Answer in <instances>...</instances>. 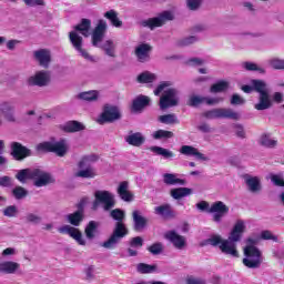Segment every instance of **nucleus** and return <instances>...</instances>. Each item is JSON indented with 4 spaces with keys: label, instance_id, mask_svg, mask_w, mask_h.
<instances>
[{
    "label": "nucleus",
    "instance_id": "nucleus-1",
    "mask_svg": "<svg viewBox=\"0 0 284 284\" xmlns=\"http://www.w3.org/2000/svg\"><path fill=\"white\" fill-rule=\"evenodd\" d=\"M246 227L247 226L243 220H236L227 240H223L221 235H212L206 240V243L213 247H217L219 245L222 254H226V256H231L232 258H239V250H236V243H240L241 239H243V234H245Z\"/></svg>",
    "mask_w": 284,
    "mask_h": 284
},
{
    "label": "nucleus",
    "instance_id": "nucleus-2",
    "mask_svg": "<svg viewBox=\"0 0 284 284\" xmlns=\"http://www.w3.org/2000/svg\"><path fill=\"white\" fill-rule=\"evenodd\" d=\"M110 216L116 222L108 241L102 243V247L105 250H114V247H116V245H119L121 241H123V239L130 234L128 226H125V223H123V221H125V211L114 209L110 212Z\"/></svg>",
    "mask_w": 284,
    "mask_h": 284
},
{
    "label": "nucleus",
    "instance_id": "nucleus-3",
    "mask_svg": "<svg viewBox=\"0 0 284 284\" xmlns=\"http://www.w3.org/2000/svg\"><path fill=\"white\" fill-rule=\"evenodd\" d=\"M92 28V20L83 18L79 24L74 27V30L69 33V41L80 57L87 61H94V57L90 55L85 49H83V37H90V29ZM82 36H80L79 34Z\"/></svg>",
    "mask_w": 284,
    "mask_h": 284
},
{
    "label": "nucleus",
    "instance_id": "nucleus-4",
    "mask_svg": "<svg viewBox=\"0 0 284 284\" xmlns=\"http://www.w3.org/2000/svg\"><path fill=\"white\" fill-rule=\"evenodd\" d=\"M105 32H108V22H105V20H99L98 24L93 29L91 43L94 48H100L103 50L106 57L114 59V57H116V44L112 39L105 40L103 42V39H105Z\"/></svg>",
    "mask_w": 284,
    "mask_h": 284
},
{
    "label": "nucleus",
    "instance_id": "nucleus-5",
    "mask_svg": "<svg viewBox=\"0 0 284 284\" xmlns=\"http://www.w3.org/2000/svg\"><path fill=\"white\" fill-rule=\"evenodd\" d=\"M251 84L253 85V90L260 93L258 102L254 105L255 110H270L273 103L272 98L270 97V88H267V82L263 80H252Z\"/></svg>",
    "mask_w": 284,
    "mask_h": 284
},
{
    "label": "nucleus",
    "instance_id": "nucleus-6",
    "mask_svg": "<svg viewBox=\"0 0 284 284\" xmlns=\"http://www.w3.org/2000/svg\"><path fill=\"white\" fill-rule=\"evenodd\" d=\"M196 207L197 210H201V212H209V214H213L214 223H221L223 217L230 214V206L222 201L214 202L211 207L210 203L206 201H201L196 204Z\"/></svg>",
    "mask_w": 284,
    "mask_h": 284
},
{
    "label": "nucleus",
    "instance_id": "nucleus-7",
    "mask_svg": "<svg viewBox=\"0 0 284 284\" xmlns=\"http://www.w3.org/2000/svg\"><path fill=\"white\" fill-rule=\"evenodd\" d=\"M99 156L95 154L84 155L78 162L79 171L75 173L77 179H94L97 170L93 169L92 163H97Z\"/></svg>",
    "mask_w": 284,
    "mask_h": 284
},
{
    "label": "nucleus",
    "instance_id": "nucleus-8",
    "mask_svg": "<svg viewBox=\"0 0 284 284\" xmlns=\"http://www.w3.org/2000/svg\"><path fill=\"white\" fill-rule=\"evenodd\" d=\"M244 257L242 260L243 265L248 270H258L263 264V253L258 247L246 245L244 247Z\"/></svg>",
    "mask_w": 284,
    "mask_h": 284
},
{
    "label": "nucleus",
    "instance_id": "nucleus-9",
    "mask_svg": "<svg viewBox=\"0 0 284 284\" xmlns=\"http://www.w3.org/2000/svg\"><path fill=\"white\" fill-rule=\"evenodd\" d=\"M94 199L92 210H99V206L102 205L104 212H110L116 205L114 194L110 191L98 190L94 192Z\"/></svg>",
    "mask_w": 284,
    "mask_h": 284
},
{
    "label": "nucleus",
    "instance_id": "nucleus-10",
    "mask_svg": "<svg viewBox=\"0 0 284 284\" xmlns=\"http://www.w3.org/2000/svg\"><path fill=\"white\" fill-rule=\"evenodd\" d=\"M204 119L214 120V119H231L232 121H240L241 113L234 111L230 108H216L203 113Z\"/></svg>",
    "mask_w": 284,
    "mask_h": 284
},
{
    "label": "nucleus",
    "instance_id": "nucleus-11",
    "mask_svg": "<svg viewBox=\"0 0 284 284\" xmlns=\"http://www.w3.org/2000/svg\"><path fill=\"white\" fill-rule=\"evenodd\" d=\"M37 150H39V152H54L57 156L68 154V145L65 144V140L40 143L38 144Z\"/></svg>",
    "mask_w": 284,
    "mask_h": 284
},
{
    "label": "nucleus",
    "instance_id": "nucleus-12",
    "mask_svg": "<svg viewBox=\"0 0 284 284\" xmlns=\"http://www.w3.org/2000/svg\"><path fill=\"white\" fill-rule=\"evenodd\" d=\"M179 91L174 88L168 89L160 98V110H168V108H176L179 105Z\"/></svg>",
    "mask_w": 284,
    "mask_h": 284
},
{
    "label": "nucleus",
    "instance_id": "nucleus-13",
    "mask_svg": "<svg viewBox=\"0 0 284 284\" xmlns=\"http://www.w3.org/2000/svg\"><path fill=\"white\" fill-rule=\"evenodd\" d=\"M121 119V110L116 105L105 104L103 108V112L98 119V123L103 125V123H114V121H119Z\"/></svg>",
    "mask_w": 284,
    "mask_h": 284
},
{
    "label": "nucleus",
    "instance_id": "nucleus-14",
    "mask_svg": "<svg viewBox=\"0 0 284 284\" xmlns=\"http://www.w3.org/2000/svg\"><path fill=\"white\" fill-rule=\"evenodd\" d=\"M174 19V16L170 11L162 12L156 18H151L149 20H145L143 22V26L145 28H150L151 30H154V28H161L165 23V21H172Z\"/></svg>",
    "mask_w": 284,
    "mask_h": 284
},
{
    "label": "nucleus",
    "instance_id": "nucleus-15",
    "mask_svg": "<svg viewBox=\"0 0 284 284\" xmlns=\"http://www.w3.org/2000/svg\"><path fill=\"white\" fill-rule=\"evenodd\" d=\"M164 239L172 243L175 250H185L187 245V240H185V236L178 234V232L174 230L168 231L164 234Z\"/></svg>",
    "mask_w": 284,
    "mask_h": 284
},
{
    "label": "nucleus",
    "instance_id": "nucleus-16",
    "mask_svg": "<svg viewBox=\"0 0 284 284\" xmlns=\"http://www.w3.org/2000/svg\"><path fill=\"white\" fill-rule=\"evenodd\" d=\"M60 234H68L71 239H74L79 245H85V240L83 239V233L74 226L63 225L58 229Z\"/></svg>",
    "mask_w": 284,
    "mask_h": 284
},
{
    "label": "nucleus",
    "instance_id": "nucleus-17",
    "mask_svg": "<svg viewBox=\"0 0 284 284\" xmlns=\"http://www.w3.org/2000/svg\"><path fill=\"white\" fill-rule=\"evenodd\" d=\"M28 85H37L38 88H45L50 83V72L40 71L37 72L33 77L28 79Z\"/></svg>",
    "mask_w": 284,
    "mask_h": 284
},
{
    "label": "nucleus",
    "instance_id": "nucleus-18",
    "mask_svg": "<svg viewBox=\"0 0 284 284\" xmlns=\"http://www.w3.org/2000/svg\"><path fill=\"white\" fill-rule=\"evenodd\" d=\"M37 174L33 175V185L36 187H45V185H50V183L53 182L52 175L50 173L41 170V169H36Z\"/></svg>",
    "mask_w": 284,
    "mask_h": 284
},
{
    "label": "nucleus",
    "instance_id": "nucleus-19",
    "mask_svg": "<svg viewBox=\"0 0 284 284\" xmlns=\"http://www.w3.org/2000/svg\"><path fill=\"white\" fill-rule=\"evenodd\" d=\"M151 52L152 45L148 43H142L135 48L134 54L140 63H148V61H150Z\"/></svg>",
    "mask_w": 284,
    "mask_h": 284
},
{
    "label": "nucleus",
    "instance_id": "nucleus-20",
    "mask_svg": "<svg viewBox=\"0 0 284 284\" xmlns=\"http://www.w3.org/2000/svg\"><path fill=\"white\" fill-rule=\"evenodd\" d=\"M11 154L17 161H23V159L30 156L31 152L28 148L23 146L19 142L11 143Z\"/></svg>",
    "mask_w": 284,
    "mask_h": 284
},
{
    "label": "nucleus",
    "instance_id": "nucleus-21",
    "mask_svg": "<svg viewBox=\"0 0 284 284\" xmlns=\"http://www.w3.org/2000/svg\"><path fill=\"white\" fill-rule=\"evenodd\" d=\"M133 230L134 232H141L148 227V217L143 216V213L139 210L132 212Z\"/></svg>",
    "mask_w": 284,
    "mask_h": 284
},
{
    "label": "nucleus",
    "instance_id": "nucleus-22",
    "mask_svg": "<svg viewBox=\"0 0 284 284\" xmlns=\"http://www.w3.org/2000/svg\"><path fill=\"white\" fill-rule=\"evenodd\" d=\"M154 214L162 216V219H176V211H174L172 205L168 203L155 206Z\"/></svg>",
    "mask_w": 284,
    "mask_h": 284
},
{
    "label": "nucleus",
    "instance_id": "nucleus-23",
    "mask_svg": "<svg viewBox=\"0 0 284 284\" xmlns=\"http://www.w3.org/2000/svg\"><path fill=\"white\" fill-rule=\"evenodd\" d=\"M244 179L247 190L252 194H258L261 190H263V185H261V179L258 176L245 175Z\"/></svg>",
    "mask_w": 284,
    "mask_h": 284
},
{
    "label": "nucleus",
    "instance_id": "nucleus-24",
    "mask_svg": "<svg viewBox=\"0 0 284 284\" xmlns=\"http://www.w3.org/2000/svg\"><path fill=\"white\" fill-rule=\"evenodd\" d=\"M180 153L184 154V156H195L197 161H207V156L205 154L199 152V149L192 145H182L180 149Z\"/></svg>",
    "mask_w": 284,
    "mask_h": 284
},
{
    "label": "nucleus",
    "instance_id": "nucleus-25",
    "mask_svg": "<svg viewBox=\"0 0 284 284\" xmlns=\"http://www.w3.org/2000/svg\"><path fill=\"white\" fill-rule=\"evenodd\" d=\"M150 97L140 94L132 102L133 112H143L150 105Z\"/></svg>",
    "mask_w": 284,
    "mask_h": 284
},
{
    "label": "nucleus",
    "instance_id": "nucleus-26",
    "mask_svg": "<svg viewBox=\"0 0 284 284\" xmlns=\"http://www.w3.org/2000/svg\"><path fill=\"white\" fill-rule=\"evenodd\" d=\"M130 184L128 182H121L118 187V194L122 201H125L126 203H130L131 201H134V194H132L129 191Z\"/></svg>",
    "mask_w": 284,
    "mask_h": 284
},
{
    "label": "nucleus",
    "instance_id": "nucleus-27",
    "mask_svg": "<svg viewBox=\"0 0 284 284\" xmlns=\"http://www.w3.org/2000/svg\"><path fill=\"white\" fill-rule=\"evenodd\" d=\"M36 170L37 169H22L17 173L16 179L20 183H27V181H33L34 176H37Z\"/></svg>",
    "mask_w": 284,
    "mask_h": 284
},
{
    "label": "nucleus",
    "instance_id": "nucleus-28",
    "mask_svg": "<svg viewBox=\"0 0 284 284\" xmlns=\"http://www.w3.org/2000/svg\"><path fill=\"white\" fill-rule=\"evenodd\" d=\"M125 141L129 145H133L134 148H141L145 143V136H143V133L135 132L131 133L125 138Z\"/></svg>",
    "mask_w": 284,
    "mask_h": 284
},
{
    "label": "nucleus",
    "instance_id": "nucleus-29",
    "mask_svg": "<svg viewBox=\"0 0 284 284\" xmlns=\"http://www.w3.org/2000/svg\"><path fill=\"white\" fill-rule=\"evenodd\" d=\"M84 234L88 241H94V239H97L99 235V222L90 221L84 229Z\"/></svg>",
    "mask_w": 284,
    "mask_h": 284
},
{
    "label": "nucleus",
    "instance_id": "nucleus-30",
    "mask_svg": "<svg viewBox=\"0 0 284 284\" xmlns=\"http://www.w3.org/2000/svg\"><path fill=\"white\" fill-rule=\"evenodd\" d=\"M34 58L39 61L42 68H48L50 65V51L42 49L34 51Z\"/></svg>",
    "mask_w": 284,
    "mask_h": 284
},
{
    "label": "nucleus",
    "instance_id": "nucleus-31",
    "mask_svg": "<svg viewBox=\"0 0 284 284\" xmlns=\"http://www.w3.org/2000/svg\"><path fill=\"white\" fill-rule=\"evenodd\" d=\"M162 179L164 185H185V180L179 179L174 173H164Z\"/></svg>",
    "mask_w": 284,
    "mask_h": 284
},
{
    "label": "nucleus",
    "instance_id": "nucleus-32",
    "mask_svg": "<svg viewBox=\"0 0 284 284\" xmlns=\"http://www.w3.org/2000/svg\"><path fill=\"white\" fill-rule=\"evenodd\" d=\"M170 194H171L172 199H174L175 201H179L181 199H185V196H190L192 194V189L176 187V189H172L170 191Z\"/></svg>",
    "mask_w": 284,
    "mask_h": 284
},
{
    "label": "nucleus",
    "instance_id": "nucleus-33",
    "mask_svg": "<svg viewBox=\"0 0 284 284\" xmlns=\"http://www.w3.org/2000/svg\"><path fill=\"white\" fill-rule=\"evenodd\" d=\"M62 130L64 132H82L85 130V125L79 121H69L62 126Z\"/></svg>",
    "mask_w": 284,
    "mask_h": 284
},
{
    "label": "nucleus",
    "instance_id": "nucleus-34",
    "mask_svg": "<svg viewBox=\"0 0 284 284\" xmlns=\"http://www.w3.org/2000/svg\"><path fill=\"white\" fill-rule=\"evenodd\" d=\"M104 18L109 19V21H111V24L114 28H122V26H123V21H121L119 19V13L114 9H111V10L106 11L104 13Z\"/></svg>",
    "mask_w": 284,
    "mask_h": 284
},
{
    "label": "nucleus",
    "instance_id": "nucleus-35",
    "mask_svg": "<svg viewBox=\"0 0 284 284\" xmlns=\"http://www.w3.org/2000/svg\"><path fill=\"white\" fill-rule=\"evenodd\" d=\"M77 98L80 99L81 101H88L89 103H92L94 101H98L99 91L91 90V91L81 92L77 95Z\"/></svg>",
    "mask_w": 284,
    "mask_h": 284
},
{
    "label": "nucleus",
    "instance_id": "nucleus-36",
    "mask_svg": "<svg viewBox=\"0 0 284 284\" xmlns=\"http://www.w3.org/2000/svg\"><path fill=\"white\" fill-rule=\"evenodd\" d=\"M84 214L81 212H74L67 215V221L70 223V225H73V227H79L81 223H83Z\"/></svg>",
    "mask_w": 284,
    "mask_h": 284
},
{
    "label": "nucleus",
    "instance_id": "nucleus-37",
    "mask_svg": "<svg viewBox=\"0 0 284 284\" xmlns=\"http://www.w3.org/2000/svg\"><path fill=\"white\" fill-rule=\"evenodd\" d=\"M19 267L20 264L17 262H3L0 264V272L3 274H14Z\"/></svg>",
    "mask_w": 284,
    "mask_h": 284
},
{
    "label": "nucleus",
    "instance_id": "nucleus-38",
    "mask_svg": "<svg viewBox=\"0 0 284 284\" xmlns=\"http://www.w3.org/2000/svg\"><path fill=\"white\" fill-rule=\"evenodd\" d=\"M150 152H153L158 156H163V159H174V152L162 146H151Z\"/></svg>",
    "mask_w": 284,
    "mask_h": 284
},
{
    "label": "nucleus",
    "instance_id": "nucleus-39",
    "mask_svg": "<svg viewBox=\"0 0 284 284\" xmlns=\"http://www.w3.org/2000/svg\"><path fill=\"white\" fill-rule=\"evenodd\" d=\"M241 65L247 72H258L260 74H265V69L258 67V64L254 62L246 61V62H242Z\"/></svg>",
    "mask_w": 284,
    "mask_h": 284
},
{
    "label": "nucleus",
    "instance_id": "nucleus-40",
    "mask_svg": "<svg viewBox=\"0 0 284 284\" xmlns=\"http://www.w3.org/2000/svg\"><path fill=\"white\" fill-rule=\"evenodd\" d=\"M158 120L160 123H164V125H174L175 123H179V118H176V114L174 113L160 115Z\"/></svg>",
    "mask_w": 284,
    "mask_h": 284
},
{
    "label": "nucleus",
    "instance_id": "nucleus-41",
    "mask_svg": "<svg viewBox=\"0 0 284 284\" xmlns=\"http://www.w3.org/2000/svg\"><path fill=\"white\" fill-rule=\"evenodd\" d=\"M227 88H230V82L221 80L217 83L211 85L210 92L212 94H216L219 92H225V90H227Z\"/></svg>",
    "mask_w": 284,
    "mask_h": 284
},
{
    "label": "nucleus",
    "instance_id": "nucleus-42",
    "mask_svg": "<svg viewBox=\"0 0 284 284\" xmlns=\"http://www.w3.org/2000/svg\"><path fill=\"white\" fill-rule=\"evenodd\" d=\"M26 223H30L31 225H41L43 222V217L37 213H27L24 216Z\"/></svg>",
    "mask_w": 284,
    "mask_h": 284
},
{
    "label": "nucleus",
    "instance_id": "nucleus-43",
    "mask_svg": "<svg viewBox=\"0 0 284 284\" xmlns=\"http://www.w3.org/2000/svg\"><path fill=\"white\" fill-rule=\"evenodd\" d=\"M202 103H205V97L193 94L190 95L186 105H189L190 108H199Z\"/></svg>",
    "mask_w": 284,
    "mask_h": 284
},
{
    "label": "nucleus",
    "instance_id": "nucleus-44",
    "mask_svg": "<svg viewBox=\"0 0 284 284\" xmlns=\"http://www.w3.org/2000/svg\"><path fill=\"white\" fill-rule=\"evenodd\" d=\"M174 136V133L172 131H165L163 129H160L152 133V138L155 141H161V139H172Z\"/></svg>",
    "mask_w": 284,
    "mask_h": 284
},
{
    "label": "nucleus",
    "instance_id": "nucleus-45",
    "mask_svg": "<svg viewBox=\"0 0 284 284\" xmlns=\"http://www.w3.org/2000/svg\"><path fill=\"white\" fill-rule=\"evenodd\" d=\"M139 83H154L156 81V74L145 71L138 77Z\"/></svg>",
    "mask_w": 284,
    "mask_h": 284
},
{
    "label": "nucleus",
    "instance_id": "nucleus-46",
    "mask_svg": "<svg viewBox=\"0 0 284 284\" xmlns=\"http://www.w3.org/2000/svg\"><path fill=\"white\" fill-rule=\"evenodd\" d=\"M261 145H263L264 148H275L276 145H278V141L276 140H272V138L268 134H264L261 136L260 140Z\"/></svg>",
    "mask_w": 284,
    "mask_h": 284
},
{
    "label": "nucleus",
    "instance_id": "nucleus-47",
    "mask_svg": "<svg viewBox=\"0 0 284 284\" xmlns=\"http://www.w3.org/2000/svg\"><path fill=\"white\" fill-rule=\"evenodd\" d=\"M154 270H156L155 265H150V264H145V263H140L136 265V271L140 274H152V272H154Z\"/></svg>",
    "mask_w": 284,
    "mask_h": 284
},
{
    "label": "nucleus",
    "instance_id": "nucleus-48",
    "mask_svg": "<svg viewBox=\"0 0 284 284\" xmlns=\"http://www.w3.org/2000/svg\"><path fill=\"white\" fill-rule=\"evenodd\" d=\"M12 196H14L17 201H21L28 196V190H26L23 186H16L12 190Z\"/></svg>",
    "mask_w": 284,
    "mask_h": 284
},
{
    "label": "nucleus",
    "instance_id": "nucleus-49",
    "mask_svg": "<svg viewBox=\"0 0 284 284\" xmlns=\"http://www.w3.org/2000/svg\"><path fill=\"white\" fill-rule=\"evenodd\" d=\"M2 214L8 219H14V216L19 214V209L17 207V205H9L2 211Z\"/></svg>",
    "mask_w": 284,
    "mask_h": 284
},
{
    "label": "nucleus",
    "instance_id": "nucleus-50",
    "mask_svg": "<svg viewBox=\"0 0 284 284\" xmlns=\"http://www.w3.org/2000/svg\"><path fill=\"white\" fill-rule=\"evenodd\" d=\"M148 252H150V254H153V256H159V254L163 253V243H153L151 246L148 247Z\"/></svg>",
    "mask_w": 284,
    "mask_h": 284
},
{
    "label": "nucleus",
    "instance_id": "nucleus-51",
    "mask_svg": "<svg viewBox=\"0 0 284 284\" xmlns=\"http://www.w3.org/2000/svg\"><path fill=\"white\" fill-rule=\"evenodd\" d=\"M268 65L273 70H284V59L273 58L268 60Z\"/></svg>",
    "mask_w": 284,
    "mask_h": 284
},
{
    "label": "nucleus",
    "instance_id": "nucleus-52",
    "mask_svg": "<svg viewBox=\"0 0 284 284\" xmlns=\"http://www.w3.org/2000/svg\"><path fill=\"white\" fill-rule=\"evenodd\" d=\"M201 6H203V0H186V8H189V10H192L193 12L200 10Z\"/></svg>",
    "mask_w": 284,
    "mask_h": 284
},
{
    "label": "nucleus",
    "instance_id": "nucleus-53",
    "mask_svg": "<svg viewBox=\"0 0 284 284\" xmlns=\"http://www.w3.org/2000/svg\"><path fill=\"white\" fill-rule=\"evenodd\" d=\"M14 103L12 102H2L0 104V112L1 114H6L7 112H14Z\"/></svg>",
    "mask_w": 284,
    "mask_h": 284
},
{
    "label": "nucleus",
    "instance_id": "nucleus-54",
    "mask_svg": "<svg viewBox=\"0 0 284 284\" xmlns=\"http://www.w3.org/2000/svg\"><path fill=\"white\" fill-rule=\"evenodd\" d=\"M130 247H134L136 250L143 247V237L135 236L129 241Z\"/></svg>",
    "mask_w": 284,
    "mask_h": 284
},
{
    "label": "nucleus",
    "instance_id": "nucleus-55",
    "mask_svg": "<svg viewBox=\"0 0 284 284\" xmlns=\"http://www.w3.org/2000/svg\"><path fill=\"white\" fill-rule=\"evenodd\" d=\"M231 105H245V99L239 93H235L231 98Z\"/></svg>",
    "mask_w": 284,
    "mask_h": 284
},
{
    "label": "nucleus",
    "instance_id": "nucleus-56",
    "mask_svg": "<svg viewBox=\"0 0 284 284\" xmlns=\"http://www.w3.org/2000/svg\"><path fill=\"white\" fill-rule=\"evenodd\" d=\"M197 41H199V38L191 36L180 40L179 45H182V47L192 45V43H196Z\"/></svg>",
    "mask_w": 284,
    "mask_h": 284
},
{
    "label": "nucleus",
    "instance_id": "nucleus-57",
    "mask_svg": "<svg viewBox=\"0 0 284 284\" xmlns=\"http://www.w3.org/2000/svg\"><path fill=\"white\" fill-rule=\"evenodd\" d=\"M165 88H172V81H164L158 85V88L154 90L155 97H159Z\"/></svg>",
    "mask_w": 284,
    "mask_h": 284
},
{
    "label": "nucleus",
    "instance_id": "nucleus-58",
    "mask_svg": "<svg viewBox=\"0 0 284 284\" xmlns=\"http://www.w3.org/2000/svg\"><path fill=\"white\" fill-rule=\"evenodd\" d=\"M261 239L263 241H274L275 243L278 242V237L274 234H272L270 231H263L261 233Z\"/></svg>",
    "mask_w": 284,
    "mask_h": 284
},
{
    "label": "nucleus",
    "instance_id": "nucleus-59",
    "mask_svg": "<svg viewBox=\"0 0 284 284\" xmlns=\"http://www.w3.org/2000/svg\"><path fill=\"white\" fill-rule=\"evenodd\" d=\"M224 99L223 98H207L204 97V103L206 105H219V103H223Z\"/></svg>",
    "mask_w": 284,
    "mask_h": 284
},
{
    "label": "nucleus",
    "instance_id": "nucleus-60",
    "mask_svg": "<svg viewBox=\"0 0 284 284\" xmlns=\"http://www.w3.org/2000/svg\"><path fill=\"white\" fill-rule=\"evenodd\" d=\"M271 181H272V183H274V185H277L278 187H284L283 175L273 174L271 176Z\"/></svg>",
    "mask_w": 284,
    "mask_h": 284
},
{
    "label": "nucleus",
    "instance_id": "nucleus-61",
    "mask_svg": "<svg viewBox=\"0 0 284 284\" xmlns=\"http://www.w3.org/2000/svg\"><path fill=\"white\" fill-rule=\"evenodd\" d=\"M235 134L239 139H245V129L242 124H234Z\"/></svg>",
    "mask_w": 284,
    "mask_h": 284
},
{
    "label": "nucleus",
    "instance_id": "nucleus-62",
    "mask_svg": "<svg viewBox=\"0 0 284 284\" xmlns=\"http://www.w3.org/2000/svg\"><path fill=\"white\" fill-rule=\"evenodd\" d=\"M23 3H26L30 8H34L37 6H45L44 0H23Z\"/></svg>",
    "mask_w": 284,
    "mask_h": 284
},
{
    "label": "nucleus",
    "instance_id": "nucleus-63",
    "mask_svg": "<svg viewBox=\"0 0 284 284\" xmlns=\"http://www.w3.org/2000/svg\"><path fill=\"white\" fill-rule=\"evenodd\" d=\"M186 65H203V60L201 58H191L186 61Z\"/></svg>",
    "mask_w": 284,
    "mask_h": 284
},
{
    "label": "nucleus",
    "instance_id": "nucleus-64",
    "mask_svg": "<svg viewBox=\"0 0 284 284\" xmlns=\"http://www.w3.org/2000/svg\"><path fill=\"white\" fill-rule=\"evenodd\" d=\"M186 284H205V280L196 278V277H189L186 280Z\"/></svg>",
    "mask_w": 284,
    "mask_h": 284
}]
</instances>
